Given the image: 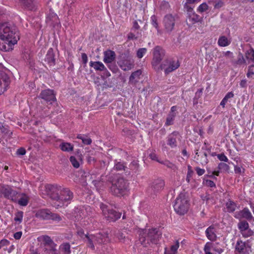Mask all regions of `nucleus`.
<instances>
[{
	"instance_id": "f257e3e1",
	"label": "nucleus",
	"mask_w": 254,
	"mask_h": 254,
	"mask_svg": "<svg viewBox=\"0 0 254 254\" xmlns=\"http://www.w3.org/2000/svg\"><path fill=\"white\" fill-rule=\"evenodd\" d=\"M46 189L53 200L52 206L57 209L67 206L73 198V193L69 188L57 184L48 185Z\"/></svg>"
},
{
	"instance_id": "f03ea898",
	"label": "nucleus",
	"mask_w": 254,
	"mask_h": 254,
	"mask_svg": "<svg viewBox=\"0 0 254 254\" xmlns=\"http://www.w3.org/2000/svg\"><path fill=\"white\" fill-rule=\"evenodd\" d=\"M19 39L15 26L9 23H0V50L4 52L11 50Z\"/></svg>"
},
{
	"instance_id": "7ed1b4c3",
	"label": "nucleus",
	"mask_w": 254,
	"mask_h": 254,
	"mask_svg": "<svg viewBox=\"0 0 254 254\" xmlns=\"http://www.w3.org/2000/svg\"><path fill=\"white\" fill-rule=\"evenodd\" d=\"M153 55L151 64L156 70L164 69L165 74H168L175 69L174 62L173 59H167L160 65L165 55L164 51L160 46H156L153 49Z\"/></svg>"
},
{
	"instance_id": "20e7f679",
	"label": "nucleus",
	"mask_w": 254,
	"mask_h": 254,
	"mask_svg": "<svg viewBox=\"0 0 254 254\" xmlns=\"http://www.w3.org/2000/svg\"><path fill=\"white\" fill-rule=\"evenodd\" d=\"M139 241L144 247L152 244H157L162 236V232L158 228L141 230L139 231Z\"/></svg>"
},
{
	"instance_id": "39448f33",
	"label": "nucleus",
	"mask_w": 254,
	"mask_h": 254,
	"mask_svg": "<svg viewBox=\"0 0 254 254\" xmlns=\"http://www.w3.org/2000/svg\"><path fill=\"white\" fill-rule=\"evenodd\" d=\"M85 238V242L87 246L92 250L95 249V244L105 245L106 243L110 242L107 232L99 233L94 235L86 234Z\"/></svg>"
},
{
	"instance_id": "423d86ee",
	"label": "nucleus",
	"mask_w": 254,
	"mask_h": 254,
	"mask_svg": "<svg viewBox=\"0 0 254 254\" xmlns=\"http://www.w3.org/2000/svg\"><path fill=\"white\" fill-rule=\"evenodd\" d=\"M128 181L123 178H119L112 182L110 188V192L114 195L121 196L126 194L128 190Z\"/></svg>"
},
{
	"instance_id": "0eeeda50",
	"label": "nucleus",
	"mask_w": 254,
	"mask_h": 254,
	"mask_svg": "<svg viewBox=\"0 0 254 254\" xmlns=\"http://www.w3.org/2000/svg\"><path fill=\"white\" fill-rule=\"evenodd\" d=\"M91 207L88 205H79L74 207L67 217L74 221H79L90 215Z\"/></svg>"
},
{
	"instance_id": "6e6552de",
	"label": "nucleus",
	"mask_w": 254,
	"mask_h": 254,
	"mask_svg": "<svg viewBox=\"0 0 254 254\" xmlns=\"http://www.w3.org/2000/svg\"><path fill=\"white\" fill-rule=\"evenodd\" d=\"M100 207L102 210L103 215L110 221H116L119 219L122 215L121 213L109 209L108 205L103 203L100 204Z\"/></svg>"
},
{
	"instance_id": "1a4fd4ad",
	"label": "nucleus",
	"mask_w": 254,
	"mask_h": 254,
	"mask_svg": "<svg viewBox=\"0 0 254 254\" xmlns=\"http://www.w3.org/2000/svg\"><path fill=\"white\" fill-rule=\"evenodd\" d=\"M18 194L17 191L13 190L12 187L8 185L0 186V195L7 199L16 202L18 198Z\"/></svg>"
},
{
	"instance_id": "9d476101",
	"label": "nucleus",
	"mask_w": 254,
	"mask_h": 254,
	"mask_svg": "<svg viewBox=\"0 0 254 254\" xmlns=\"http://www.w3.org/2000/svg\"><path fill=\"white\" fill-rule=\"evenodd\" d=\"M178 203L180 202L177 212L180 214H184L186 213L189 207V200L188 196L185 194L182 193L177 199Z\"/></svg>"
},
{
	"instance_id": "9b49d317",
	"label": "nucleus",
	"mask_w": 254,
	"mask_h": 254,
	"mask_svg": "<svg viewBox=\"0 0 254 254\" xmlns=\"http://www.w3.org/2000/svg\"><path fill=\"white\" fill-rule=\"evenodd\" d=\"M164 186L165 182L162 179L155 180L150 185L148 189V192L151 195H156L163 189Z\"/></svg>"
},
{
	"instance_id": "f8f14e48",
	"label": "nucleus",
	"mask_w": 254,
	"mask_h": 254,
	"mask_svg": "<svg viewBox=\"0 0 254 254\" xmlns=\"http://www.w3.org/2000/svg\"><path fill=\"white\" fill-rule=\"evenodd\" d=\"M235 252L238 254H249L251 248L248 243L238 240L235 246Z\"/></svg>"
},
{
	"instance_id": "ddd939ff",
	"label": "nucleus",
	"mask_w": 254,
	"mask_h": 254,
	"mask_svg": "<svg viewBox=\"0 0 254 254\" xmlns=\"http://www.w3.org/2000/svg\"><path fill=\"white\" fill-rule=\"evenodd\" d=\"M10 82V80L7 74L3 71H0V95L7 90Z\"/></svg>"
},
{
	"instance_id": "4468645a",
	"label": "nucleus",
	"mask_w": 254,
	"mask_h": 254,
	"mask_svg": "<svg viewBox=\"0 0 254 254\" xmlns=\"http://www.w3.org/2000/svg\"><path fill=\"white\" fill-rule=\"evenodd\" d=\"M39 97L43 99L47 103L50 102V104H52L53 102L56 101V95L54 90L49 89L42 90Z\"/></svg>"
},
{
	"instance_id": "2eb2a0df",
	"label": "nucleus",
	"mask_w": 254,
	"mask_h": 254,
	"mask_svg": "<svg viewBox=\"0 0 254 254\" xmlns=\"http://www.w3.org/2000/svg\"><path fill=\"white\" fill-rule=\"evenodd\" d=\"M163 23L165 31L168 33L171 32L175 26V16L172 14H166L164 17Z\"/></svg>"
},
{
	"instance_id": "dca6fc26",
	"label": "nucleus",
	"mask_w": 254,
	"mask_h": 254,
	"mask_svg": "<svg viewBox=\"0 0 254 254\" xmlns=\"http://www.w3.org/2000/svg\"><path fill=\"white\" fill-rule=\"evenodd\" d=\"M203 250L204 254H213L212 251H214L219 254H221L223 252V250L221 248H217L215 245L211 242H207L204 245Z\"/></svg>"
},
{
	"instance_id": "f3484780",
	"label": "nucleus",
	"mask_w": 254,
	"mask_h": 254,
	"mask_svg": "<svg viewBox=\"0 0 254 254\" xmlns=\"http://www.w3.org/2000/svg\"><path fill=\"white\" fill-rule=\"evenodd\" d=\"M46 22L49 25L54 27L60 23L58 16L56 13L52 11H50L48 13Z\"/></svg>"
},
{
	"instance_id": "a211bd4d",
	"label": "nucleus",
	"mask_w": 254,
	"mask_h": 254,
	"mask_svg": "<svg viewBox=\"0 0 254 254\" xmlns=\"http://www.w3.org/2000/svg\"><path fill=\"white\" fill-rule=\"evenodd\" d=\"M187 17L190 21L194 24L199 21V16L196 14L193 10V8L189 6L187 7Z\"/></svg>"
},
{
	"instance_id": "6ab92c4d",
	"label": "nucleus",
	"mask_w": 254,
	"mask_h": 254,
	"mask_svg": "<svg viewBox=\"0 0 254 254\" xmlns=\"http://www.w3.org/2000/svg\"><path fill=\"white\" fill-rule=\"evenodd\" d=\"M235 217L238 219L245 218L249 221H251L252 219L254 220L251 212L248 208H244L243 210L236 214Z\"/></svg>"
},
{
	"instance_id": "aec40b11",
	"label": "nucleus",
	"mask_w": 254,
	"mask_h": 254,
	"mask_svg": "<svg viewBox=\"0 0 254 254\" xmlns=\"http://www.w3.org/2000/svg\"><path fill=\"white\" fill-rule=\"evenodd\" d=\"M120 65L123 70H129L133 67L134 61L130 58H127L121 61L120 62Z\"/></svg>"
},
{
	"instance_id": "412c9836",
	"label": "nucleus",
	"mask_w": 254,
	"mask_h": 254,
	"mask_svg": "<svg viewBox=\"0 0 254 254\" xmlns=\"http://www.w3.org/2000/svg\"><path fill=\"white\" fill-rule=\"evenodd\" d=\"M55 55L54 53V50L52 48H50L46 55L45 61L49 65L53 66L56 64Z\"/></svg>"
},
{
	"instance_id": "4be33fe9",
	"label": "nucleus",
	"mask_w": 254,
	"mask_h": 254,
	"mask_svg": "<svg viewBox=\"0 0 254 254\" xmlns=\"http://www.w3.org/2000/svg\"><path fill=\"white\" fill-rule=\"evenodd\" d=\"M24 8L31 11H35L37 5L34 0H20Z\"/></svg>"
},
{
	"instance_id": "5701e85b",
	"label": "nucleus",
	"mask_w": 254,
	"mask_h": 254,
	"mask_svg": "<svg viewBox=\"0 0 254 254\" xmlns=\"http://www.w3.org/2000/svg\"><path fill=\"white\" fill-rule=\"evenodd\" d=\"M12 135L11 132L6 126L3 125V123L0 122V142L2 139L5 137H10Z\"/></svg>"
},
{
	"instance_id": "b1692460",
	"label": "nucleus",
	"mask_w": 254,
	"mask_h": 254,
	"mask_svg": "<svg viewBox=\"0 0 254 254\" xmlns=\"http://www.w3.org/2000/svg\"><path fill=\"white\" fill-rule=\"evenodd\" d=\"M126 165V163L124 162L117 161V160H116L114 169L116 171L124 170L126 175H129L130 174V171L128 170V168Z\"/></svg>"
},
{
	"instance_id": "393cba45",
	"label": "nucleus",
	"mask_w": 254,
	"mask_h": 254,
	"mask_svg": "<svg viewBox=\"0 0 254 254\" xmlns=\"http://www.w3.org/2000/svg\"><path fill=\"white\" fill-rule=\"evenodd\" d=\"M116 58L115 53L111 50H107L104 53V62L106 64H111Z\"/></svg>"
},
{
	"instance_id": "a878e982",
	"label": "nucleus",
	"mask_w": 254,
	"mask_h": 254,
	"mask_svg": "<svg viewBox=\"0 0 254 254\" xmlns=\"http://www.w3.org/2000/svg\"><path fill=\"white\" fill-rule=\"evenodd\" d=\"M51 212L49 209H40L37 211L35 215L37 218L43 220H49L50 219Z\"/></svg>"
},
{
	"instance_id": "bb28decb",
	"label": "nucleus",
	"mask_w": 254,
	"mask_h": 254,
	"mask_svg": "<svg viewBox=\"0 0 254 254\" xmlns=\"http://www.w3.org/2000/svg\"><path fill=\"white\" fill-rule=\"evenodd\" d=\"M141 73L142 71L140 69L132 72L129 78V84L135 85L138 82Z\"/></svg>"
},
{
	"instance_id": "cd10ccee",
	"label": "nucleus",
	"mask_w": 254,
	"mask_h": 254,
	"mask_svg": "<svg viewBox=\"0 0 254 254\" xmlns=\"http://www.w3.org/2000/svg\"><path fill=\"white\" fill-rule=\"evenodd\" d=\"M232 41L231 38L229 37H226L224 35H222L219 37L218 40V45L220 47H227L229 46Z\"/></svg>"
},
{
	"instance_id": "c85d7f7f",
	"label": "nucleus",
	"mask_w": 254,
	"mask_h": 254,
	"mask_svg": "<svg viewBox=\"0 0 254 254\" xmlns=\"http://www.w3.org/2000/svg\"><path fill=\"white\" fill-rule=\"evenodd\" d=\"M207 238L210 241H214L216 239V230L213 226H210L205 231Z\"/></svg>"
},
{
	"instance_id": "c756f323",
	"label": "nucleus",
	"mask_w": 254,
	"mask_h": 254,
	"mask_svg": "<svg viewBox=\"0 0 254 254\" xmlns=\"http://www.w3.org/2000/svg\"><path fill=\"white\" fill-rule=\"evenodd\" d=\"M89 65L97 71H104L105 69V65L101 62L91 61L89 63Z\"/></svg>"
},
{
	"instance_id": "7c9ffc66",
	"label": "nucleus",
	"mask_w": 254,
	"mask_h": 254,
	"mask_svg": "<svg viewBox=\"0 0 254 254\" xmlns=\"http://www.w3.org/2000/svg\"><path fill=\"white\" fill-rule=\"evenodd\" d=\"M61 149L65 152H70L73 150V145L68 142H63L60 145Z\"/></svg>"
},
{
	"instance_id": "2f4dec72",
	"label": "nucleus",
	"mask_w": 254,
	"mask_h": 254,
	"mask_svg": "<svg viewBox=\"0 0 254 254\" xmlns=\"http://www.w3.org/2000/svg\"><path fill=\"white\" fill-rule=\"evenodd\" d=\"M139 166V165L138 164V161L134 160L129 165V168H128V169L130 171V173L131 172L136 173V172L138 171Z\"/></svg>"
},
{
	"instance_id": "473e14b6",
	"label": "nucleus",
	"mask_w": 254,
	"mask_h": 254,
	"mask_svg": "<svg viewBox=\"0 0 254 254\" xmlns=\"http://www.w3.org/2000/svg\"><path fill=\"white\" fill-rule=\"evenodd\" d=\"M77 138L82 140V143L85 145H89L92 143V139L85 134H78Z\"/></svg>"
},
{
	"instance_id": "72a5a7b5",
	"label": "nucleus",
	"mask_w": 254,
	"mask_h": 254,
	"mask_svg": "<svg viewBox=\"0 0 254 254\" xmlns=\"http://www.w3.org/2000/svg\"><path fill=\"white\" fill-rule=\"evenodd\" d=\"M18 203L21 206H26L28 204L29 199L28 197L25 194H22L20 198L18 200Z\"/></svg>"
},
{
	"instance_id": "f704fd0d",
	"label": "nucleus",
	"mask_w": 254,
	"mask_h": 254,
	"mask_svg": "<svg viewBox=\"0 0 254 254\" xmlns=\"http://www.w3.org/2000/svg\"><path fill=\"white\" fill-rule=\"evenodd\" d=\"M60 248L64 254H70L71 253L70 245L68 243H64L60 246Z\"/></svg>"
},
{
	"instance_id": "c9c22d12",
	"label": "nucleus",
	"mask_w": 254,
	"mask_h": 254,
	"mask_svg": "<svg viewBox=\"0 0 254 254\" xmlns=\"http://www.w3.org/2000/svg\"><path fill=\"white\" fill-rule=\"evenodd\" d=\"M167 144L171 148H173L175 145V133L173 132L167 138Z\"/></svg>"
},
{
	"instance_id": "e433bc0d",
	"label": "nucleus",
	"mask_w": 254,
	"mask_h": 254,
	"mask_svg": "<svg viewBox=\"0 0 254 254\" xmlns=\"http://www.w3.org/2000/svg\"><path fill=\"white\" fill-rule=\"evenodd\" d=\"M57 244L55 243L53 245H51L48 246L49 248H46V250L47 251L48 253L50 254H59V252L56 249Z\"/></svg>"
},
{
	"instance_id": "4c0bfd02",
	"label": "nucleus",
	"mask_w": 254,
	"mask_h": 254,
	"mask_svg": "<svg viewBox=\"0 0 254 254\" xmlns=\"http://www.w3.org/2000/svg\"><path fill=\"white\" fill-rule=\"evenodd\" d=\"M234 97V94L232 92H229L225 95L224 98L222 99L221 102H220V105L223 107H225V104L228 101V100L230 98H232Z\"/></svg>"
},
{
	"instance_id": "58836bf2",
	"label": "nucleus",
	"mask_w": 254,
	"mask_h": 254,
	"mask_svg": "<svg viewBox=\"0 0 254 254\" xmlns=\"http://www.w3.org/2000/svg\"><path fill=\"white\" fill-rule=\"evenodd\" d=\"M246 57L249 63L251 62L254 63V50L253 49H250L247 51L246 53Z\"/></svg>"
},
{
	"instance_id": "ea45409f",
	"label": "nucleus",
	"mask_w": 254,
	"mask_h": 254,
	"mask_svg": "<svg viewBox=\"0 0 254 254\" xmlns=\"http://www.w3.org/2000/svg\"><path fill=\"white\" fill-rule=\"evenodd\" d=\"M119 239V241L121 243H125L126 238L125 234L121 231L118 230L117 232L114 234Z\"/></svg>"
},
{
	"instance_id": "a19ab883",
	"label": "nucleus",
	"mask_w": 254,
	"mask_h": 254,
	"mask_svg": "<svg viewBox=\"0 0 254 254\" xmlns=\"http://www.w3.org/2000/svg\"><path fill=\"white\" fill-rule=\"evenodd\" d=\"M236 207V204L234 202L231 200H229L228 202H227L226 208L228 212H233L235 210Z\"/></svg>"
},
{
	"instance_id": "79ce46f5",
	"label": "nucleus",
	"mask_w": 254,
	"mask_h": 254,
	"mask_svg": "<svg viewBox=\"0 0 254 254\" xmlns=\"http://www.w3.org/2000/svg\"><path fill=\"white\" fill-rule=\"evenodd\" d=\"M23 212L21 211L17 212L15 214L14 221L18 222L19 223H21L23 219Z\"/></svg>"
},
{
	"instance_id": "37998d69",
	"label": "nucleus",
	"mask_w": 254,
	"mask_h": 254,
	"mask_svg": "<svg viewBox=\"0 0 254 254\" xmlns=\"http://www.w3.org/2000/svg\"><path fill=\"white\" fill-rule=\"evenodd\" d=\"M151 23L157 29V31H159L158 23L157 17L153 15L151 17Z\"/></svg>"
},
{
	"instance_id": "c03bdc74",
	"label": "nucleus",
	"mask_w": 254,
	"mask_h": 254,
	"mask_svg": "<svg viewBox=\"0 0 254 254\" xmlns=\"http://www.w3.org/2000/svg\"><path fill=\"white\" fill-rule=\"evenodd\" d=\"M43 242L46 246L48 247L50 245H53L54 243V241L48 236H44L43 237Z\"/></svg>"
},
{
	"instance_id": "a18cd8bd",
	"label": "nucleus",
	"mask_w": 254,
	"mask_h": 254,
	"mask_svg": "<svg viewBox=\"0 0 254 254\" xmlns=\"http://www.w3.org/2000/svg\"><path fill=\"white\" fill-rule=\"evenodd\" d=\"M218 168L222 171L228 172L230 167L229 165L225 163H220L218 165Z\"/></svg>"
},
{
	"instance_id": "49530a36",
	"label": "nucleus",
	"mask_w": 254,
	"mask_h": 254,
	"mask_svg": "<svg viewBox=\"0 0 254 254\" xmlns=\"http://www.w3.org/2000/svg\"><path fill=\"white\" fill-rule=\"evenodd\" d=\"M208 6L206 3L204 2L201 4L197 9V11L199 12H203L208 9Z\"/></svg>"
},
{
	"instance_id": "de8ad7c7",
	"label": "nucleus",
	"mask_w": 254,
	"mask_h": 254,
	"mask_svg": "<svg viewBox=\"0 0 254 254\" xmlns=\"http://www.w3.org/2000/svg\"><path fill=\"white\" fill-rule=\"evenodd\" d=\"M241 234L243 235V236L245 238H248L249 237L253 235V232L251 229H249L248 228L241 231Z\"/></svg>"
},
{
	"instance_id": "09e8293b",
	"label": "nucleus",
	"mask_w": 254,
	"mask_h": 254,
	"mask_svg": "<svg viewBox=\"0 0 254 254\" xmlns=\"http://www.w3.org/2000/svg\"><path fill=\"white\" fill-rule=\"evenodd\" d=\"M241 232L249 228V224L246 221H241L238 224Z\"/></svg>"
},
{
	"instance_id": "8fccbe9b",
	"label": "nucleus",
	"mask_w": 254,
	"mask_h": 254,
	"mask_svg": "<svg viewBox=\"0 0 254 254\" xmlns=\"http://www.w3.org/2000/svg\"><path fill=\"white\" fill-rule=\"evenodd\" d=\"M55 221L59 222L62 220V218L60 216V215L57 213H53L51 212L50 214V219Z\"/></svg>"
},
{
	"instance_id": "3c124183",
	"label": "nucleus",
	"mask_w": 254,
	"mask_h": 254,
	"mask_svg": "<svg viewBox=\"0 0 254 254\" xmlns=\"http://www.w3.org/2000/svg\"><path fill=\"white\" fill-rule=\"evenodd\" d=\"M147 51V50L146 48H140L138 50V51H137V53H136V55H137V57L139 58V59H140L141 58L143 57V56H144V55L146 53Z\"/></svg>"
},
{
	"instance_id": "603ef678",
	"label": "nucleus",
	"mask_w": 254,
	"mask_h": 254,
	"mask_svg": "<svg viewBox=\"0 0 254 254\" xmlns=\"http://www.w3.org/2000/svg\"><path fill=\"white\" fill-rule=\"evenodd\" d=\"M69 160L74 167L78 168L79 167V163L74 156H71Z\"/></svg>"
},
{
	"instance_id": "864d4df0",
	"label": "nucleus",
	"mask_w": 254,
	"mask_h": 254,
	"mask_svg": "<svg viewBox=\"0 0 254 254\" xmlns=\"http://www.w3.org/2000/svg\"><path fill=\"white\" fill-rule=\"evenodd\" d=\"M139 35L140 33L138 32H137L136 35L132 32H129L127 35V39L129 40L137 39L139 37Z\"/></svg>"
},
{
	"instance_id": "5fc2aeb1",
	"label": "nucleus",
	"mask_w": 254,
	"mask_h": 254,
	"mask_svg": "<svg viewBox=\"0 0 254 254\" xmlns=\"http://www.w3.org/2000/svg\"><path fill=\"white\" fill-rule=\"evenodd\" d=\"M203 184L204 185L211 188L215 187V183L212 181L209 180L204 179Z\"/></svg>"
},
{
	"instance_id": "6e6d98bb",
	"label": "nucleus",
	"mask_w": 254,
	"mask_h": 254,
	"mask_svg": "<svg viewBox=\"0 0 254 254\" xmlns=\"http://www.w3.org/2000/svg\"><path fill=\"white\" fill-rule=\"evenodd\" d=\"M218 159L221 161L225 162H228L229 161L227 157L223 153L218 154L216 155Z\"/></svg>"
},
{
	"instance_id": "4d7b16f0",
	"label": "nucleus",
	"mask_w": 254,
	"mask_h": 254,
	"mask_svg": "<svg viewBox=\"0 0 254 254\" xmlns=\"http://www.w3.org/2000/svg\"><path fill=\"white\" fill-rule=\"evenodd\" d=\"M234 171L236 174L243 175L245 172V169L237 166H234Z\"/></svg>"
},
{
	"instance_id": "13d9d810",
	"label": "nucleus",
	"mask_w": 254,
	"mask_h": 254,
	"mask_svg": "<svg viewBox=\"0 0 254 254\" xmlns=\"http://www.w3.org/2000/svg\"><path fill=\"white\" fill-rule=\"evenodd\" d=\"M193 173V172L191 169V166L189 165L188 167V173H187V180L188 182H190V179L192 177Z\"/></svg>"
},
{
	"instance_id": "bf43d9fd",
	"label": "nucleus",
	"mask_w": 254,
	"mask_h": 254,
	"mask_svg": "<svg viewBox=\"0 0 254 254\" xmlns=\"http://www.w3.org/2000/svg\"><path fill=\"white\" fill-rule=\"evenodd\" d=\"M170 7V5L169 3L167 1H162L160 5V8L163 10L166 11Z\"/></svg>"
},
{
	"instance_id": "052dcab7",
	"label": "nucleus",
	"mask_w": 254,
	"mask_h": 254,
	"mask_svg": "<svg viewBox=\"0 0 254 254\" xmlns=\"http://www.w3.org/2000/svg\"><path fill=\"white\" fill-rule=\"evenodd\" d=\"M174 117L173 114L169 115L166 119V124L168 126L173 124Z\"/></svg>"
},
{
	"instance_id": "680f3d73",
	"label": "nucleus",
	"mask_w": 254,
	"mask_h": 254,
	"mask_svg": "<svg viewBox=\"0 0 254 254\" xmlns=\"http://www.w3.org/2000/svg\"><path fill=\"white\" fill-rule=\"evenodd\" d=\"M165 254H175V245H172L170 248H165Z\"/></svg>"
},
{
	"instance_id": "e2e57ef3",
	"label": "nucleus",
	"mask_w": 254,
	"mask_h": 254,
	"mask_svg": "<svg viewBox=\"0 0 254 254\" xmlns=\"http://www.w3.org/2000/svg\"><path fill=\"white\" fill-rule=\"evenodd\" d=\"M253 75H254V65H252L249 67L247 73V76L248 77H252Z\"/></svg>"
},
{
	"instance_id": "0e129e2a",
	"label": "nucleus",
	"mask_w": 254,
	"mask_h": 254,
	"mask_svg": "<svg viewBox=\"0 0 254 254\" xmlns=\"http://www.w3.org/2000/svg\"><path fill=\"white\" fill-rule=\"evenodd\" d=\"M161 163H163L164 165L169 168H173L174 167V164L168 160H165L163 162H161Z\"/></svg>"
},
{
	"instance_id": "69168bd1",
	"label": "nucleus",
	"mask_w": 254,
	"mask_h": 254,
	"mask_svg": "<svg viewBox=\"0 0 254 254\" xmlns=\"http://www.w3.org/2000/svg\"><path fill=\"white\" fill-rule=\"evenodd\" d=\"M195 171L198 176H201L203 175L205 173V170L203 169H201L199 167H196L195 168Z\"/></svg>"
},
{
	"instance_id": "338daca9",
	"label": "nucleus",
	"mask_w": 254,
	"mask_h": 254,
	"mask_svg": "<svg viewBox=\"0 0 254 254\" xmlns=\"http://www.w3.org/2000/svg\"><path fill=\"white\" fill-rule=\"evenodd\" d=\"M81 59L83 64H86L88 61V58L87 55L85 53H82Z\"/></svg>"
},
{
	"instance_id": "774afa93",
	"label": "nucleus",
	"mask_w": 254,
	"mask_h": 254,
	"mask_svg": "<svg viewBox=\"0 0 254 254\" xmlns=\"http://www.w3.org/2000/svg\"><path fill=\"white\" fill-rule=\"evenodd\" d=\"M16 153L18 155H23L25 154L26 150L24 148H20L17 149Z\"/></svg>"
}]
</instances>
